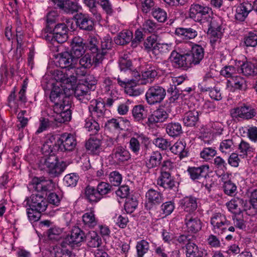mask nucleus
Masks as SVG:
<instances>
[{
  "label": "nucleus",
  "mask_w": 257,
  "mask_h": 257,
  "mask_svg": "<svg viewBox=\"0 0 257 257\" xmlns=\"http://www.w3.org/2000/svg\"><path fill=\"white\" fill-rule=\"evenodd\" d=\"M63 89L59 87H54L50 95L51 101L53 103L51 109L53 110L52 116L54 120L59 123H64L70 121L71 118L70 106L65 104L66 98Z\"/></svg>",
  "instance_id": "1"
},
{
  "label": "nucleus",
  "mask_w": 257,
  "mask_h": 257,
  "mask_svg": "<svg viewBox=\"0 0 257 257\" xmlns=\"http://www.w3.org/2000/svg\"><path fill=\"white\" fill-rule=\"evenodd\" d=\"M50 35L46 36L47 40L63 43L68 39L69 29L65 23H58L52 29L50 28Z\"/></svg>",
  "instance_id": "2"
},
{
  "label": "nucleus",
  "mask_w": 257,
  "mask_h": 257,
  "mask_svg": "<svg viewBox=\"0 0 257 257\" xmlns=\"http://www.w3.org/2000/svg\"><path fill=\"white\" fill-rule=\"evenodd\" d=\"M166 91L162 86L156 84L149 87L146 93V99L150 105L161 102L165 97Z\"/></svg>",
  "instance_id": "3"
},
{
  "label": "nucleus",
  "mask_w": 257,
  "mask_h": 257,
  "mask_svg": "<svg viewBox=\"0 0 257 257\" xmlns=\"http://www.w3.org/2000/svg\"><path fill=\"white\" fill-rule=\"evenodd\" d=\"M210 223L212 226L213 231L218 234H221L226 231L230 224L226 216L221 213L213 214L210 218Z\"/></svg>",
  "instance_id": "4"
},
{
  "label": "nucleus",
  "mask_w": 257,
  "mask_h": 257,
  "mask_svg": "<svg viewBox=\"0 0 257 257\" xmlns=\"http://www.w3.org/2000/svg\"><path fill=\"white\" fill-rule=\"evenodd\" d=\"M57 151L70 152L73 151L77 145L75 137L71 134L64 133L56 139Z\"/></svg>",
  "instance_id": "5"
},
{
  "label": "nucleus",
  "mask_w": 257,
  "mask_h": 257,
  "mask_svg": "<svg viewBox=\"0 0 257 257\" xmlns=\"http://www.w3.org/2000/svg\"><path fill=\"white\" fill-rule=\"evenodd\" d=\"M57 58V65L61 68L68 71L75 68L78 64V58L67 51L58 54Z\"/></svg>",
  "instance_id": "6"
},
{
  "label": "nucleus",
  "mask_w": 257,
  "mask_h": 257,
  "mask_svg": "<svg viewBox=\"0 0 257 257\" xmlns=\"http://www.w3.org/2000/svg\"><path fill=\"white\" fill-rule=\"evenodd\" d=\"M29 185L37 192L46 193L55 187V184L52 180H46L43 177H34Z\"/></svg>",
  "instance_id": "7"
},
{
  "label": "nucleus",
  "mask_w": 257,
  "mask_h": 257,
  "mask_svg": "<svg viewBox=\"0 0 257 257\" xmlns=\"http://www.w3.org/2000/svg\"><path fill=\"white\" fill-rule=\"evenodd\" d=\"M150 144L149 139L143 134L136 133L129 141V149L135 154L138 155L141 151V145L147 147Z\"/></svg>",
  "instance_id": "8"
},
{
  "label": "nucleus",
  "mask_w": 257,
  "mask_h": 257,
  "mask_svg": "<svg viewBox=\"0 0 257 257\" xmlns=\"http://www.w3.org/2000/svg\"><path fill=\"white\" fill-rule=\"evenodd\" d=\"M25 201L30 207L39 212L45 211L47 207L48 202L41 194H33L29 199L27 198Z\"/></svg>",
  "instance_id": "9"
},
{
  "label": "nucleus",
  "mask_w": 257,
  "mask_h": 257,
  "mask_svg": "<svg viewBox=\"0 0 257 257\" xmlns=\"http://www.w3.org/2000/svg\"><path fill=\"white\" fill-rule=\"evenodd\" d=\"M210 10L209 7L197 4H192L189 9V17L196 22H201L206 18Z\"/></svg>",
  "instance_id": "10"
},
{
  "label": "nucleus",
  "mask_w": 257,
  "mask_h": 257,
  "mask_svg": "<svg viewBox=\"0 0 257 257\" xmlns=\"http://www.w3.org/2000/svg\"><path fill=\"white\" fill-rule=\"evenodd\" d=\"M85 235L84 232L77 226L74 227L70 235H68L62 242V246H65L67 244L73 246L77 244L84 240Z\"/></svg>",
  "instance_id": "11"
},
{
  "label": "nucleus",
  "mask_w": 257,
  "mask_h": 257,
  "mask_svg": "<svg viewBox=\"0 0 257 257\" xmlns=\"http://www.w3.org/2000/svg\"><path fill=\"white\" fill-rule=\"evenodd\" d=\"M88 110L92 118L100 119L103 118L105 114V104L104 102L98 99L92 100L88 106Z\"/></svg>",
  "instance_id": "12"
},
{
  "label": "nucleus",
  "mask_w": 257,
  "mask_h": 257,
  "mask_svg": "<svg viewBox=\"0 0 257 257\" xmlns=\"http://www.w3.org/2000/svg\"><path fill=\"white\" fill-rule=\"evenodd\" d=\"M147 201L145 207L147 209H151L154 207L160 204L163 201L162 194L154 189H149L146 194Z\"/></svg>",
  "instance_id": "13"
},
{
  "label": "nucleus",
  "mask_w": 257,
  "mask_h": 257,
  "mask_svg": "<svg viewBox=\"0 0 257 257\" xmlns=\"http://www.w3.org/2000/svg\"><path fill=\"white\" fill-rule=\"evenodd\" d=\"M230 113L233 118L240 117L247 119L251 118L256 114L254 109L245 105L231 109Z\"/></svg>",
  "instance_id": "14"
},
{
  "label": "nucleus",
  "mask_w": 257,
  "mask_h": 257,
  "mask_svg": "<svg viewBox=\"0 0 257 257\" xmlns=\"http://www.w3.org/2000/svg\"><path fill=\"white\" fill-rule=\"evenodd\" d=\"M77 26L81 30L91 31L94 27V22L92 18L88 14L82 13H78L75 16Z\"/></svg>",
  "instance_id": "15"
},
{
  "label": "nucleus",
  "mask_w": 257,
  "mask_h": 257,
  "mask_svg": "<svg viewBox=\"0 0 257 257\" xmlns=\"http://www.w3.org/2000/svg\"><path fill=\"white\" fill-rule=\"evenodd\" d=\"M112 39L109 36H106L103 38L101 41L100 53L93 56V61L96 65H99L102 62L104 56L107 53V51L112 48Z\"/></svg>",
  "instance_id": "16"
},
{
  "label": "nucleus",
  "mask_w": 257,
  "mask_h": 257,
  "mask_svg": "<svg viewBox=\"0 0 257 257\" xmlns=\"http://www.w3.org/2000/svg\"><path fill=\"white\" fill-rule=\"evenodd\" d=\"M56 138V136L51 134H48L46 136V140L41 148V151L45 156L55 153L57 150V143Z\"/></svg>",
  "instance_id": "17"
},
{
  "label": "nucleus",
  "mask_w": 257,
  "mask_h": 257,
  "mask_svg": "<svg viewBox=\"0 0 257 257\" xmlns=\"http://www.w3.org/2000/svg\"><path fill=\"white\" fill-rule=\"evenodd\" d=\"M111 157L117 164H119L127 161L131 158V155L125 148L119 146L112 150Z\"/></svg>",
  "instance_id": "18"
},
{
  "label": "nucleus",
  "mask_w": 257,
  "mask_h": 257,
  "mask_svg": "<svg viewBox=\"0 0 257 257\" xmlns=\"http://www.w3.org/2000/svg\"><path fill=\"white\" fill-rule=\"evenodd\" d=\"M52 74L54 79L56 81L63 84L73 85L77 80V77L74 75L73 73L69 74L60 70H54Z\"/></svg>",
  "instance_id": "19"
},
{
  "label": "nucleus",
  "mask_w": 257,
  "mask_h": 257,
  "mask_svg": "<svg viewBox=\"0 0 257 257\" xmlns=\"http://www.w3.org/2000/svg\"><path fill=\"white\" fill-rule=\"evenodd\" d=\"M168 117L169 114L164 108H159L149 116L146 123L150 126L154 123L164 122Z\"/></svg>",
  "instance_id": "20"
},
{
  "label": "nucleus",
  "mask_w": 257,
  "mask_h": 257,
  "mask_svg": "<svg viewBox=\"0 0 257 257\" xmlns=\"http://www.w3.org/2000/svg\"><path fill=\"white\" fill-rule=\"evenodd\" d=\"M90 89L84 83H79L75 88L74 95L81 102L86 103L91 99Z\"/></svg>",
  "instance_id": "21"
},
{
  "label": "nucleus",
  "mask_w": 257,
  "mask_h": 257,
  "mask_svg": "<svg viewBox=\"0 0 257 257\" xmlns=\"http://www.w3.org/2000/svg\"><path fill=\"white\" fill-rule=\"evenodd\" d=\"M252 9L253 6L248 2L240 4L236 9L235 19L239 22H243Z\"/></svg>",
  "instance_id": "22"
},
{
  "label": "nucleus",
  "mask_w": 257,
  "mask_h": 257,
  "mask_svg": "<svg viewBox=\"0 0 257 257\" xmlns=\"http://www.w3.org/2000/svg\"><path fill=\"white\" fill-rule=\"evenodd\" d=\"M197 198L190 195L185 196L180 200V206L185 212L191 213L197 208Z\"/></svg>",
  "instance_id": "23"
},
{
  "label": "nucleus",
  "mask_w": 257,
  "mask_h": 257,
  "mask_svg": "<svg viewBox=\"0 0 257 257\" xmlns=\"http://www.w3.org/2000/svg\"><path fill=\"white\" fill-rule=\"evenodd\" d=\"M185 223L189 232L196 233L201 229L200 220L191 214L186 215Z\"/></svg>",
  "instance_id": "24"
},
{
  "label": "nucleus",
  "mask_w": 257,
  "mask_h": 257,
  "mask_svg": "<svg viewBox=\"0 0 257 257\" xmlns=\"http://www.w3.org/2000/svg\"><path fill=\"white\" fill-rule=\"evenodd\" d=\"M85 43L83 42V39L81 37L79 36L74 37L71 42L70 53L78 59L85 52Z\"/></svg>",
  "instance_id": "25"
},
{
  "label": "nucleus",
  "mask_w": 257,
  "mask_h": 257,
  "mask_svg": "<svg viewBox=\"0 0 257 257\" xmlns=\"http://www.w3.org/2000/svg\"><path fill=\"white\" fill-rule=\"evenodd\" d=\"M178 182L175 181L171 174H160L157 179V184L165 189L177 188Z\"/></svg>",
  "instance_id": "26"
},
{
  "label": "nucleus",
  "mask_w": 257,
  "mask_h": 257,
  "mask_svg": "<svg viewBox=\"0 0 257 257\" xmlns=\"http://www.w3.org/2000/svg\"><path fill=\"white\" fill-rule=\"evenodd\" d=\"M175 34L184 41H189L196 38L198 35L197 31L193 28H177Z\"/></svg>",
  "instance_id": "27"
},
{
  "label": "nucleus",
  "mask_w": 257,
  "mask_h": 257,
  "mask_svg": "<svg viewBox=\"0 0 257 257\" xmlns=\"http://www.w3.org/2000/svg\"><path fill=\"white\" fill-rule=\"evenodd\" d=\"M186 257H207L206 251L199 249L198 246L193 242H188L185 245Z\"/></svg>",
  "instance_id": "28"
},
{
  "label": "nucleus",
  "mask_w": 257,
  "mask_h": 257,
  "mask_svg": "<svg viewBox=\"0 0 257 257\" xmlns=\"http://www.w3.org/2000/svg\"><path fill=\"white\" fill-rule=\"evenodd\" d=\"M199 111L196 109L189 110L184 113L183 121L185 126L187 127L195 126L199 121Z\"/></svg>",
  "instance_id": "29"
},
{
  "label": "nucleus",
  "mask_w": 257,
  "mask_h": 257,
  "mask_svg": "<svg viewBox=\"0 0 257 257\" xmlns=\"http://www.w3.org/2000/svg\"><path fill=\"white\" fill-rule=\"evenodd\" d=\"M54 5L64 13L68 14H73L78 12L79 9V6L76 1H65L64 3L58 2V4Z\"/></svg>",
  "instance_id": "30"
},
{
  "label": "nucleus",
  "mask_w": 257,
  "mask_h": 257,
  "mask_svg": "<svg viewBox=\"0 0 257 257\" xmlns=\"http://www.w3.org/2000/svg\"><path fill=\"white\" fill-rule=\"evenodd\" d=\"M215 85V81L210 72H207L199 84L198 87L201 92H206L213 89Z\"/></svg>",
  "instance_id": "31"
},
{
  "label": "nucleus",
  "mask_w": 257,
  "mask_h": 257,
  "mask_svg": "<svg viewBox=\"0 0 257 257\" xmlns=\"http://www.w3.org/2000/svg\"><path fill=\"white\" fill-rule=\"evenodd\" d=\"M208 165H202L199 167L189 168L188 172L190 175V178L195 180L199 179L201 177H206L209 171Z\"/></svg>",
  "instance_id": "32"
},
{
  "label": "nucleus",
  "mask_w": 257,
  "mask_h": 257,
  "mask_svg": "<svg viewBox=\"0 0 257 257\" xmlns=\"http://www.w3.org/2000/svg\"><path fill=\"white\" fill-rule=\"evenodd\" d=\"M66 164L64 162L56 163L53 165H51L43 169H46L48 174L51 177H56L60 175L65 169Z\"/></svg>",
  "instance_id": "33"
},
{
  "label": "nucleus",
  "mask_w": 257,
  "mask_h": 257,
  "mask_svg": "<svg viewBox=\"0 0 257 257\" xmlns=\"http://www.w3.org/2000/svg\"><path fill=\"white\" fill-rule=\"evenodd\" d=\"M52 114H53V112H50V113L48 114L49 116H50V118L51 119V120H49L48 118L45 117L40 118V125L36 132V134L41 133L50 127H54L55 125H57L58 123H60L59 122H57L54 120L52 116Z\"/></svg>",
  "instance_id": "34"
},
{
  "label": "nucleus",
  "mask_w": 257,
  "mask_h": 257,
  "mask_svg": "<svg viewBox=\"0 0 257 257\" xmlns=\"http://www.w3.org/2000/svg\"><path fill=\"white\" fill-rule=\"evenodd\" d=\"M133 33L128 30H123L119 33L114 38L115 43L118 45H124L130 43L133 39Z\"/></svg>",
  "instance_id": "35"
},
{
  "label": "nucleus",
  "mask_w": 257,
  "mask_h": 257,
  "mask_svg": "<svg viewBox=\"0 0 257 257\" xmlns=\"http://www.w3.org/2000/svg\"><path fill=\"white\" fill-rule=\"evenodd\" d=\"M132 115L136 121H141L147 118L148 110L142 104L135 105L132 109Z\"/></svg>",
  "instance_id": "36"
},
{
  "label": "nucleus",
  "mask_w": 257,
  "mask_h": 257,
  "mask_svg": "<svg viewBox=\"0 0 257 257\" xmlns=\"http://www.w3.org/2000/svg\"><path fill=\"white\" fill-rule=\"evenodd\" d=\"M158 74L157 69L155 67H150L147 70L142 72L141 83L146 84L152 82L155 78L157 76Z\"/></svg>",
  "instance_id": "37"
},
{
  "label": "nucleus",
  "mask_w": 257,
  "mask_h": 257,
  "mask_svg": "<svg viewBox=\"0 0 257 257\" xmlns=\"http://www.w3.org/2000/svg\"><path fill=\"white\" fill-rule=\"evenodd\" d=\"M189 53L192 57L195 65H197L204 58V49L200 45L194 44L192 46L191 52Z\"/></svg>",
  "instance_id": "38"
},
{
  "label": "nucleus",
  "mask_w": 257,
  "mask_h": 257,
  "mask_svg": "<svg viewBox=\"0 0 257 257\" xmlns=\"http://www.w3.org/2000/svg\"><path fill=\"white\" fill-rule=\"evenodd\" d=\"M167 133L171 137H177L183 133L181 124L178 122L168 123L166 126Z\"/></svg>",
  "instance_id": "39"
},
{
  "label": "nucleus",
  "mask_w": 257,
  "mask_h": 257,
  "mask_svg": "<svg viewBox=\"0 0 257 257\" xmlns=\"http://www.w3.org/2000/svg\"><path fill=\"white\" fill-rule=\"evenodd\" d=\"M82 218L83 226L86 228H94L97 224L98 220L93 212L85 213Z\"/></svg>",
  "instance_id": "40"
},
{
  "label": "nucleus",
  "mask_w": 257,
  "mask_h": 257,
  "mask_svg": "<svg viewBox=\"0 0 257 257\" xmlns=\"http://www.w3.org/2000/svg\"><path fill=\"white\" fill-rule=\"evenodd\" d=\"M243 75L246 76H254L257 75V65L251 62L243 63L240 66Z\"/></svg>",
  "instance_id": "41"
},
{
  "label": "nucleus",
  "mask_w": 257,
  "mask_h": 257,
  "mask_svg": "<svg viewBox=\"0 0 257 257\" xmlns=\"http://www.w3.org/2000/svg\"><path fill=\"white\" fill-rule=\"evenodd\" d=\"M101 143L99 139L90 138L85 144V147L87 150L93 155H98L101 150Z\"/></svg>",
  "instance_id": "42"
},
{
  "label": "nucleus",
  "mask_w": 257,
  "mask_h": 257,
  "mask_svg": "<svg viewBox=\"0 0 257 257\" xmlns=\"http://www.w3.org/2000/svg\"><path fill=\"white\" fill-rule=\"evenodd\" d=\"M85 196L90 202H97L101 199L97 189L90 185L87 186L85 189Z\"/></svg>",
  "instance_id": "43"
},
{
  "label": "nucleus",
  "mask_w": 257,
  "mask_h": 257,
  "mask_svg": "<svg viewBox=\"0 0 257 257\" xmlns=\"http://www.w3.org/2000/svg\"><path fill=\"white\" fill-rule=\"evenodd\" d=\"M143 89L141 88L139 85L137 84L136 81L133 79L125 87V92L132 96H137L143 92Z\"/></svg>",
  "instance_id": "44"
},
{
  "label": "nucleus",
  "mask_w": 257,
  "mask_h": 257,
  "mask_svg": "<svg viewBox=\"0 0 257 257\" xmlns=\"http://www.w3.org/2000/svg\"><path fill=\"white\" fill-rule=\"evenodd\" d=\"M162 159V155L159 152H153L146 163V166L149 169L158 167L160 165Z\"/></svg>",
  "instance_id": "45"
},
{
  "label": "nucleus",
  "mask_w": 257,
  "mask_h": 257,
  "mask_svg": "<svg viewBox=\"0 0 257 257\" xmlns=\"http://www.w3.org/2000/svg\"><path fill=\"white\" fill-rule=\"evenodd\" d=\"M96 118L88 117L85 120L84 127L92 135L97 133L100 129L98 122L94 119Z\"/></svg>",
  "instance_id": "46"
},
{
  "label": "nucleus",
  "mask_w": 257,
  "mask_h": 257,
  "mask_svg": "<svg viewBox=\"0 0 257 257\" xmlns=\"http://www.w3.org/2000/svg\"><path fill=\"white\" fill-rule=\"evenodd\" d=\"M186 144L182 141H177L170 149L171 152L176 155H179L180 158H184L187 156V152L185 151Z\"/></svg>",
  "instance_id": "47"
},
{
  "label": "nucleus",
  "mask_w": 257,
  "mask_h": 257,
  "mask_svg": "<svg viewBox=\"0 0 257 257\" xmlns=\"http://www.w3.org/2000/svg\"><path fill=\"white\" fill-rule=\"evenodd\" d=\"M83 3L89 9V12L95 18L96 20L100 21L102 18L100 14L98 12L96 0H83Z\"/></svg>",
  "instance_id": "48"
},
{
  "label": "nucleus",
  "mask_w": 257,
  "mask_h": 257,
  "mask_svg": "<svg viewBox=\"0 0 257 257\" xmlns=\"http://www.w3.org/2000/svg\"><path fill=\"white\" fill-rule=\"evenodd\" d=\"M137 256L136 257H144L150 249V243L147 240L142 239L137 242L136 244Z\"/></svg>",
  "instance_id": "49"
},
{
  "label": "nucleus",
  "mask_w": 257,
  "mask_h": 257,
  "mask_svg": "<svg viewBox=\"0 0 257 257\" xmlns=\"http://www.w3.org/2000/svg\"><path fill=\"white\" fill-rule=\"evenodd\" d=\"M246 201L238 197H234L228 203V206L232 209H246Z\"/></svg>",
  "instance_id": "50"
},
{
  "label": "nucleus",
  "mask_w": 257,
  "mask_h": 257,
  "mask_svg": "<svg viewBox=\"0 0 257 257\" xmlns=\"http://www.w3.org/2000/svg\"><path fill=\"white\" fill-rule=\"evenodd\" d=\"M228 82L232 83L234 87L241 90H245L247 88L246 80L240 76H235L232 77L231 80H228Z\"/></svg>",
  "instance_id": "51"
},
{
  "label": "nucleus",
  "mask_w": 257,
  "mask_h": 257,
  "mask_svg": "<svg viewBox=\"0 0 257 257\" xmlns=\"http://www.w3.org/2000/svg\"><path fill=\"white\" fill-rule=\"evenodd\" d=\"M142 29L145 33H154L159 29L158 25L150 19L144 21L142 25Z\"/></svg>",
  "instance_id": "52"
},
{
  "label": "nucleus",
  "mask_w": 257,
  "mask_h": 257,
  "mask_svg": "<svg viewBox=\"0 0 257 257\" xmlns=\"http://www.w3.org/2000/svg\"><path fill=\"white\" fill-rule=\"evenodd\" d=\"M234 148L232 139H226L220 143L219 149L222 153L228 154L233 151Z\"/></svg>",
  "instance_id": "53"
},
{
  "label": "nucleus",
  "mask_w": 257,
  "mask_h": 257,
  "mask_svg": "<svg viewBox=\"0 0 257 257\" xmlns=\"http://www.w3.org/2000/svg\"><path fill=\"white\" fill-rule=\"evenodd\" d=\"M127 56L124 55L123 57L120 58L119 60V66L121 71H127L131 74L132 72V63L130 59H127Z\"/></svg>",
  "instance_id": "54"
},
{
  "label": "nucleus",
  "mask_w": 257,
  "mask_h": 257,
  "mask_svg": "<svg viewBox=\"0 0 257 257\" xmlns=\"http://www.w3.org/2000/svg\"><path fill=\"white\" fill-rule=\"evenodd\" d=\"M171 57L174 67L185 70L182 54L174 51L171 53Z\"/></svg>",
  "instance_id": "55"
},
{
  "label": "nucleus",
  "mask_w": 257,
  "mask_h": 257,
  "mask_svg": "<svg viewBox=\"0 0 257 257\" xmlns=\"http://www.w3.org/2000/svg\"><path fill=\"white\" fill-rule=\"evenodd\" d=\"M138 205V201L136 198H127L125 200L124 207L127 213H133Z\"/></svg>",
  "instance_id": "56"
},
{
  "label": "nucleus",
  "mask_w": 257,
  "mask_h": 257,
  "mask_svg": "<svg viewBox=\"0 0 257 257\" xmlns=\"http://www.w3.org/2000/svg\"><path fill=\"white\" fill-rule=\"evenodd\" d=\"M157 36L155 35L148 37L144 42L145 49L148 51H152L154 53L156 45L158 44L157 43Z\"/></svg>",
  "instance_id": "57"
},
{
  "label": "nucleus",
  "mask_w": 257,
  "mask_h": 257,
  "mask_svg": "<svg viewBox=\"0 0 257 257\" xmlns=\"http://www.w3.org/2000/svg\"><path fill=\"white\" fill-rule=\"evenodd\" d=\"M217 152L215 148L205 147L200 152V157L206 161L211 160L215 156Z\"/></svg>",
  "instance_id": "58"
},
{
  "label": "nucleus",
  "mask_w": 257,
  "mask_h": 257,
  "mask_svg": "<svg viewBox=\"0 0 257 257\" xmlns=\"http://www.w3.org/2000/svg\"><path fill=\"white\" fill-rule=\"evenodd\" d=\"M63 229L58 226L51 227L48 230L47 234L49 238L51 240H58L61 238Z\"/></svg>",
  "instance_id": "59"
},
{
  "label": "nucleus",
  "mask_w": 257,
  "mask_h": 257,
  "mask_svg": "<svg viewBox=\"0 0 257 257\" xmlns=\"http://www.w3.org/2000/svg\"><path fill=\"white\" fill-rule=\"evenodd\" d=\"M98 41L96 38L91 37L88 39L87 42L85 44L86 49L89 50L95 55L98 53H100V50L98 48Z\"/></svg>",
  "instance_id": "60"
},
{
  "label": "nucleus",
  "mask_w": 257,
  "mask_h": 257,
  "mask_svg": "<svg viewBox=\"0 0 257 257\" xmlns=\"http://www.w3.org/2000/svg\"><path fill=\"white\" fill-rule=\"evenodd\" d=\"M79 176L74 173L66 175L63 179L64 184L67 187H74L76 185Z\"/></svg>",
  "instance_id": "61"
},
{
  "label": "nucleus",
  "mask_w": 257,
  "mask_h": 257,
  "mask_svg": "<svg viewBox=\"0 0 257 257\" xmlns=\"http://www.w3.org/2000/svg\"><path fill=\"white\" fill-rule=\"evenodd\" d=\"M152 15L159 22H164L167 19L166 12L159 8L152 9Z\"/></svg>",
  "instance_id": "62"
},
{
  "label": "nucleus",
  "mask_w": 257,
  "mask_h": 257,
  "mask_svg": "<svg viewBox=\"0 0 257 257\" xmlns=\"http://www.w3.org/2000/svg\"><path fill=\"white\" fill-rule=\"evenodd\" d=\"M244 43L246 47H255L257 45L256 33L249 32L244 38Z\"/></svg>",
  "instance_id": "63"
},
{
  "label": "nucleus",
  "mask_w": 257,
  "mask_h": 257,
  "mask_svg": "<svg viewBox=\"0 0 257 257\" xmlns=\"http://www.w3.org/2000/svg\"><path fill=\"white\" fill-rule=\"evenodd\" d=\"M223 188L225 194L232 196L236 191L237 187L234 183L229 180L224 182Z\"/></svg>",
  "instance_id": "64"
}]
</instances>
